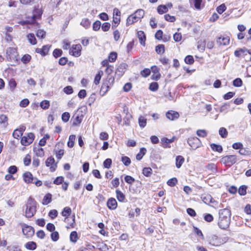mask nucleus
I'll use <instances>...</instances> for the list:
<instances>
[{"label":"nucleus","instance_id":"1","mask_svg":"<svg viewBox=\"0 0 251 251\" xmlns=\"http://www.w3.org/2000/svg\"><path fill=\"white\" fill-rule=\"evenodd\" d=\"M219 215L218 226L222 229H226L229 227L230 223V210L227 208L221 209L219 210Z\"/></svg>","mask_w":251,"mask_h":251},{"label":"nucleus","instance_id":"2","mask_svg":"<svg viewBox=\"0 0 251 251\" xmlns=\"http://www.w3.org/2000/svg\"><path fill=\"white\" fill-rule=\"evenodd\" d=\"M36 201L31 197L28 198L25 205V216L27 218L33 217L36 212Z\"/></svg>","mask_w":251,"mask_h":251},{"label":"nucleus","instance_id":"3","mask_svg":"<svg viewBox=\"0 0 251 251\" xmlns=\"http://www.w3.org/2000/svg\"><path fill=\"white\" fill-rule=\"evenodd\" d=\"M23 234L27 238L31 237L34 234V229L31 226L25 224H22Z\"/></svg>","mask_w":251,"mask_h":251},{"label":"nucleus","instance_id":"4","mask_svg":"<svg viewBox=\"0 0 251 251\" xmlns=\"http://www.w3.org/2000/svg\"><path fill=\"white\" fill-rule=\"evenodd\" d=\"M187 143L193 150H196L201 146L200 140L196 137H190L188 139Z\"/></svg>","mask_w":251,"mask_h":251},{"label":"nucleus","instance_id":"5","mask_svg":"<svg viewBox=\"0 0 251 251\" xmlns=\"http://www.w3.org/2000/svg\"><path fill=\"white\" fill-rule=\"evenodd\" d=\"M34 138V134L33 133L30 132L27 134V136H24L22 137L21 143L22 145L26 146L31 144Z\"/></svg>","mask_w":251,"mask_h":251},{"label":"nucleus","instance_id":"6","mask_svg":"<svg viewBox=\"0 0 251 251\" xmlns=\"http://www.w3.org/2000/svg\"><path fill=\"white\" fill-rule=\"evenodd\" d=\"M221 162L226 165L231 166L236 162V157L235 155H226L222 158Z\"/></svg>","mask_w":251,"mask_h":251},{"label":"nucleus","instance_id":"7","mask_svg":"<svg viewBox=\"0 0 251 251\" xmlns=\"http://www.w3.org/2000/svg\"><path fill=\"white\" fill-rule=\"evenodd\" d=\"M46 165L50 167V172H53L55 171L57 168V163H55V160L53 157H50L46 161Z\"/></svg>","mask_w":251,"mask_h":251},{"label":"nucleus","instance_id":"8","mask_svg":"<svg viewBox=\"0 0 251 251\" xmlns=\"http://www.w3.org/2000/svg\"><path fill=\"white\" fill-rule=\"evenodd\" d=\"M209 243L214 246H218L222 244L221 239L214 235H212L209 238Z\"/></svg>","mask_w":251,"mask_h":251},{"label":"nucleus","instance_id":"9","mask_svg":"<svg viewBox=\"0 0 251 251\" xmlns=\"http://www.w3.org/2000/svg\"><path fill=\"white\" fill-rule=\"evenodd\" d=\"M81 46L80 44L73 45L70 50L73 52V55L78 57L81 55Z\"/></svg>","mask_w":251,"mask_h":251},{"label":"nucleus","instance_id":"10","mask_svg":"<svg viewBox=\"0 0 251 251\" xmlns=\"http://www.w3.org/2000/svg\"><path fill=\"white\" fill-rule=\"evenodd\" d=\"M127 67V65L126 63H123L120 64L116 69L115 74L119 77L122 76L125 72Z\"/></svg>","mask_w":251,"mask_h":251},{"label":"nucleus","instance_id":"11","mask_svg":"<svg viewBox=\"0 0 251 251\" xmlns=\"http://www.w3.org/2000/svg\"><path fill=\"white\" fill-rule=\"evenodd\" d=\"M166 116L168 119L174 121L179 118V114L177 112L170 110L166 113Z\"/></svg>","mask_w":251,"mask_h":251},{"label":"nucleus","instance_id":"12","mask_svg":"<svg viewBox=\"0 0 251 251\" xmlns=\"http://www.w3.org/2000/svg\"><path fill=\"white\" fill-rule=\"evenodd\" d=\"M23 179L24 181L26 183H32L36 178H34L31 173L29 172H26L23 174Z\"/></svg>","mask_w":251,"mask_h":251},{"label":"nucleus","instance_id":"13","mask_svg":"<svg viewBox=\"0 0 251 251\" xmlns=\"http://www.w3.org/2000/svg\"><path fill=\"white\" fill-rule=\"evenodd\" d=\"M229 38L228 36L220 37L217 40V43L219 45L226 46L229 43Z\"/></svg>","mask_w":251,"mask_h":251},{"label":"nucleus","instance_id":"14","mask_svg":"<svg viewBox=\"0 0 251 251\" xmlns=\"http://www.w3.org/2000/svg\"><path fill=\"white\" fill-rule=\"evenodd\" d=\"M107 205L110 209H115L117 206V202L114 198L109 199L107 202Z\"/></svg>","mask_w":251,"mask_h":251},{"label":"nucleus","instance_id":"15","mask_svg":"<svg viewBox=\"0 0 251 251\" xmlns=\"http://www.w3.org/2000/svg\"><path fill=\"white\" fill-rule=\"evenodd\" d=\"M137 36L139 38L140 44L145 46L146 41V36L143 31H139L137 32Z\"/></svg>","mask_w":251,"mask_h":251},{"label":"nucleus","instance_id":"16","mask_svg":"<svg viewBox=\"0 0 251 251\" xmlns=\"http://www.w3.org/2000/svg\"><path fill=\"white\" fill-rule=\"evenodd\" d=\"M109 85H108V84L107 82H103L101 85L100 90V93L102 96H103L106 94V93L109 90L110 88Z\"/></svg>","mask_w":251,"mask_h":251},{"label":"nucleus","instance_id":"17","mask_svg":"<svg viewBox=\"0 0 251 251\" xmlns=\"http://www.w3.org/2000/svg\"><path fill=\"white\" fill-rule=\"evenodd\" d=\"M174 141V137L172 138L171 139H168L167 138L164 137L161 139V142L163 144L164 148H170L171 146L168 145V144L170 143H172Z\"/></svg>","mask_w":251,"mask_h":251},{"label":"nucleus","instance_id":"18","mask_svg":"<svg viewBox=\"0 0 251 251\" xmlns=\"http://www.w3.org/2000/svg\"><path fill=\"white\" fill-rule=\"evenodd\" d=\"M184 161L183 157L181 155L177 156L176 158V165L177 168H179Z\"/></svg>","mask_w":251,"mask_h":251},{"label":"nucleus","instance_id":"19","mask_svg":"<svg viewBox=\"0 0 251 251\" xmlns=\"http://www.w3.org/2000/svg\"><path fill=\"white\" fill-rule=\"evenodd\" d=\"M116 193L118 200L120 202H124L126 199L125 195L119 190H116Z\"/></svg>","mask_w":251,"mask_h":251},{"label":"nucleus","instance_id":"20","mask_svg":"<svg viewBox=\"0 0 251 251\" xmlns=\"http://www.w3.org/2000/svg\"><path fill=\"white\" fill-rule=\"evenodd\" d=\"M52 195L50 193L47 194L44 197L42 204L44 205H47L50 203L51 201Z\"/></svg>","mask_w":251,"mask_h":251},{"label":"nucleus","instance_id":"21","mask_svg":"<svg viewBox=\"0 0 251 251\" xmlns=\"http://www.w3.org/2000/svg\"><path fill=\"white\" fill-rule=\"evenodd\" d=\"M73 118H74V120L73 123V126H78L79 124H80L82 120L83 116H79L78 115L75 116L74 115L73 116Z\"/></svg>","mask_w":251,"mask_h":251},{"label":"nucleus","instance_id":"22","mask_svg":"<svg viewBox=\"0 0 251 251\" xmlns=\"http://www.w3.org/2000/svg\"><path fill=\"white\" fill-rule=\"evenodd\" d=\"M203 201L206 204L213 203L214 200L210 195H206L202 197Z\"/></svg>","mask_w":251,"mask_h":251},{"label":"nucleus","instance_id":"23","mask_svg":"<svg viewBox=\"0 0 251 251\" xmlns=\"http://www.w3.org/2000/svg\"><path fill=\"white\" fill-rule=\"evenodd\" d=\"M103 74V71H99L98 73L97 74V75H96L95 77V79H94V83L96 84V85H98L100 83V79L101 78V76H102Z\"/></svg>","mask_w":251,"mask_h":251},{"label":"nucleus","instance_id":"24","mask_svg":"<svg viewBox=\"0 0 251 251\" xmlns=\"http://www.w3.org/2000/svg\"><path fill=\"white\" fill-rule=\"evenodd\" d=\"M33 151L38 157H43L44 155V150L41 148H34Z\"/></svg>","mask_w":251,"mask_h":251},{"label":"nucleus","instance_id":"25","mask_svg":"<svg viewBox=\"0 0 251 251\" xmlns=\"http://www.w3.org/2000/svg\"><path fill=\"white\" fill-rule=\"evenodd\" d=\"M25 247L28 250H34L36 249L37 246L35 242L30 241L25 244Z\"/></svg>","mask_w":251,"mask_h":251},{"label":"nucleus","instance_id":"26","mask_svg":"<svg viewBox=\"0 0 251 251\" xmlns=\"http://www.w3.org/2000/svg\"><path fill=\"white\" fill-rule=\"evenodd\" d=\"M138 123L139 126L141 128H144L147 125V119L144 118L143 116H141L138 118Z\"/></svg>","mask_w":251,"mask_h":251},{"label":"nucleus","instance_id":"27","mask_svg":"<svg viewBox=\"0 0 251 251\" xmlns=\"http://www.w3.org/2000/svg\"><path fill=\"white\" fill-rule=\"evenodd\" d=\"M146 149L145 148H142L140 150V152L136 155V158L138 160H140L146 154Z\"/></svg>","mask_w":251,"mask_h":251},{"label":"nucleus","instance_id":"28","mask_svg":"<svg viewBox=\"0 0 251 251\" xmlns=\"http://www.w3.org/2000/svg\"><path fill=\"white\" fill-rule=\"evenodd\" d=\"M29 42L32 45H35L37 43L36 39L33 33H29L27 35Z\"/></svg>","mask_w":251,"mask_h":251},{"label":"nucleus","instance_id":"29","mask_svg":"<svg viewBox=\"0 0 251 251\" xmlns=\"http://www.w3.org/2000/svg\"><path fill=\"white\" fill-rule=\"evenodd\" d=\"M75 140V135H71L69 136V140L67 143L68 146L69 148H73L74 147Z\"/></svg>","mask_w":251,"mask_h":251},{"label":"nucleus","instance_id":"30","mask_svg":"<svg viewBox=\"0 0 251 251\" xmlns=\"http://www.w3.org/2000/svg\"><path fill=\"white\" fill-rule=\"evenodd\" d=\"M168 11L167 6L165 5H160L157 7V12L160 14H162Z\"/></svg>","mask_w":251,"mask_h":251},{"label":"nucleus","instance_id":"31","mask_svg":"<svg viewBox=\"0 0 251 251\" xmlns=\"http://www.w3.org/2000/svg\"><path fill=\"white\" fill-rule=\"evenodd\" d=\"M211 149L215 151L221 152L223 151V148L221 145H218L215 144H211L210 145Z\"/></svg>","mask_w":251,"mask_h":251},{"label":"nucleus","instance_id":"32","mask_svg":"<svg viewBox=\"0 0 251 251\" xmlns=\"http://www.w3.org/2000/svg\"><path fill=\"white\" fill-rule=\"evenodd\" d=\"M71 212L72 210L69 207H65L63 209L61 214L63 216L68 217L70 215Z\"/></svg>","mask_w":251,"mask_h":251},{"label":"nucleus","instance_id":"33","mask_svg":"<svg viewBox=\"0 0 251 251\" xmlns=\"http://www.w3.org/2000/svg\"><path fill=\"white\" fill-rule=\"evenodd\" d=\"M80 25L86 29L88 28L91 25V22L88 19H83L81 20Z\"/></svg>","mask_w":251,"mask_h":251},{"label":"nucleus","instance_id":"34","mask_svg":"<svg viewBox=\"0 0 251 251\" xmlns=\"http://www.w3.org/2000/svg\"><path fill=\"white\" fill-rule=\"evenodd\" d=\"M247 186L245 185L241 186L238 189V193L240 196H245L247 194Z\"/></svg>","mask_w":251,"mask_h":251},{"label":"nucleus","instance_id":"35","mask_svg":"<svg viewBox=\"0 0 251 251\" xmlns=\"http://www.w3.org/2000/svg\"><path fill=\"white\" fill-rule=\"evenodd\" d=\"M70 239L72 242L75 243L78 239L77 232L75 231H72L70 234Z\"/></svg>","mask_w":251,"mask_h":251},{"label":"nucleus","instance_id":"36","mask_svg":"<svg viewBox=\"0 0 251 251\" xmlns=\"http://www.w3.org/2000/svg\"><path fill=\"white\" fill-rule=\"evenodd\" d=\"M155 51L158 54H163L165 51V47L163 45H158L155 48Z\"/></svg>","mask_w":251,"mask_h":251},{"label":"nucleus","instance_id":"37","mask_svg":"<svg viewBox=\"0 0 251 251\" xmlns=\"http://www.w3.org/2000/svg\"><path fill=\"white\" fill-rule=\"evenodd\" d=\"M152 169L150 167L144 168L143 169V174L146 176L148 177V176H151V175L152 174Z\"/></svg>","mask_w":251,"mask_h":251},{"label":"nucleus","instance_id":"38","mask_svg":"<svg viewBox=\"0 0 251 251\" xmlns=\"http://www.w3.org/2000/svg\"><path fill=\"white\" fill-rule=\"evenodd\" d=\"M144 14V11L142 9H138L134 13L135 16H136V18L139 19L143 18Z\"/></svg>","mask_w":251,"mask_h":251},{"label":"nucleus","instance_id":"39","mask_svg":"<svg viewBox=\"0 0 251 251\" xmlns=\"http://www.w3.org/2000/svg\"><path fill=\"white\" fill-rule=\"evenodd\" d=\"M242 80L240 78H237L233 81V85L235 87H240L242 85Z\"/></svg>","mask_w":251,"mask_h":251},{"label":"nucleus","instance_id":"40","mask_svg":"<svg viewBox=\"0 0 251 251\" xmlns=\"http://www.w3.org/2000/svg\"><path fill=\"white\" fill-rule=\"evenodd\" d=\"M219 132L222 138H226L227 135V131L224 127H221L219 130Z\"/></svg>","mask_w":251,"mask_h":251},{"label":"nucleus","instance_id":"41","mask_svg":"<svg viewBox=\"0 0 251 251\" xmlns=\"http://www.w3.org/2000/svg\"><path fill=\"white\" fill-rule=\"evenodd\" d=\"M121 160L123 164L126 166H128L131 163L130 159L127 156L122 157Z\"/></svg>","mask_w":251,"mask_h":251},{"label":"nucleus","instance_id":"42","mask_svg":"<svg viewBox=\"0 0 251 251\" xmlns=\"http://www.w3.org/2000/svg\"><path fill=\"white\" fill-rule=\"evenodd\" d=\"M177 182V180L176 177H173L169 179L167 182V184L171 186H174Z\"/></svg>","mask_w":251,"mask_h":251},{"label":"nucleus","instance_id":"43","mask_svg":"<svg viewBox=\"0 0 251 251\" xmlns=\"http://www.w3.org/2000/svg\"><path fill=\"white\" fill-rule=\"evenodd\" d=\"M70 117V113L66 112L62 114L61 119L64 122L66 123L69 120Z\"/></svg>","mask_w":251,"mask_h":251},{"label":"nucleus","instance_id":"44","mask_svg":"<svg viewBox=\"0 0 251 251\" xmlns=\"http://www.w3.org/2000/svg\"><path fill=\"white\" fill-rule=\"evenodd\" d=\"M149 89L152 91H156L158 89V84L157 82H153L150 84Z\"/></svg>","mask_w":251,"mask_h":251},{"label":"nucleus","instance_id":"45","mask_svg":"<svg viewBox=\"0 0 251 251\" xmlns=\"http://www.w3.org/2000/svg\"><path fill=\"white\" fill-rule=\"evenodd\" d=\"M229 104L228 103H225L223 104L220 108V112H224L226 113L228 109L229 108Z\"/></svg>","mask_w":251,"mask_h":251},{"label":"nucleus","instance_id":"46","mask_svg":"<svg viewBox=\"0 0 251 251\" xmlns=\"http://www.w3.org/2000/svg\"><path fill=\"white\" fill-rule=\"evenodd\" d=\"M63 91L65 94H66L67 95L72 94L74 92L73 89L72 87L71 86H67L65 87L63 89Z\"/></svg>","mask_w":251,"mask_h":251},{"label":"nucleus","instance_id":"47","mask_svg":"<svg viewBox=\"0 0 251 251\" xmlns=\"http://www.w3.org/2000/svg\"><path fill=\"white\" fill-rule=\"evenodd\" d=\"M117 57V54L115 52H112L110 53L108 59L110 62H114Z\"/></svg>","mask_w":251,"mask_h":251},{"label":"nucleus","instance_id":"48","mask_svg":"<svg viewBox=\"0 0 251 251\" xmlns=\"http://www.w3.org/2000/svg\"><path fill=\"white\" fill-rule=\"evenodd\" d=\"M101 26V23L100 21H97L93 25V29L95 31H98L100 29Z\"/></svg>","mask_w":251,"mask_h":251},{"label":"nucleus","instance_id":"49","mask_svg":"<svg viewBox=\"0 0 251 251\" xmlns=\"http://www.w3.org/2000/svg\"><path fill=\"white\" fill-rule=\"evenodd\" d=\"M112 164V160L110 158H107L103 162V166L104 168L109 169L111 167Z\"/></svg>","mask_w":251,"mask_h":251},{"label":"nucleus","instance_id":"50","mask_svg":"<svg viewBox=\"0 0 251 251\" xmlns=\"http://www.w3.org/2000/svg\"><path fill=\"white\" fill-rule=\"evenodd\" d=\"M115 78L112 75H108L106 80L104 82H107L108 84V85L110 87L111 85H112L114 82Z\"/></svg>","mask_w":251,"mask_h":251},{"label":"nucleus","instance_id":"51","mask_svg":"<svg viewBox=\"0 0 251 251\" xmlns=\"http://www.w3.org/2000/svg\"><path fill=\"white\" fill-rule=\"evenodd\" d=\"M184 61L188 64H192L194 62L193 57L192 55H187L185 57Z\"/></svg>","mask_w":251,"mask_h":251},{"label":"nucleus","instance_id":"52","mask_svg":"<svg viewBox=\"0 0 251 251\" xmlns=\"http://www.w3.org/2000/svg\"><path fill=\"white\" fill-rule=\"evenodd\" d=\"M141 75L145 77L148 76L151 74V70L149 69L145 68L141 72Z\"/></svg>","mask_w":251,"mask_h":251},{"label":"nucleus","instance_id":"53","mask_svg":"<svg viewBox=\"0 0 251 251\" xmlns=\"http://www.w3.org/2000/svg\"><path fill=\"white\" fill-rule=\"evenodd\" d=\"M197 134L201 137H205L207 136V132L204 129H199L197 131Z\"/></svg>","mask_w":251,"mask_h":251},{"label":"nucleus","instance_id":"54","mask_svg":"<svg viewBox=\"0 0 251 251\" xmlns=\"http://www.w3.org/2000/svg\"><path fill=\"white\" fill-rule=\"evenodd\" d=\"M36 36L38 38L44 39L46 36V32L43 30L39 29L37 31Z\"/></svg>","mask_w":251,"mask_h":251},{"label":"nucleus","instance_id":"55","mask_svg":"<svg viewBox=\"0 0 251 251\" xmlns=\"http://www.w3.org/2000/svg\"><path fill=\"white\" fill-rule=\"evenodd\" d=\"M51 46L50 45H45L42 47L43 56L46 55L50 49Z\"/></svg>","mask_w":251,"mask_h":251},{"label":"nucleus","instance_id":"56","mask_svg":"<svg viewBox=\"0 0 251 251\" xmlns=\"http://www.w3.org/2000/svg\"><path fill=\"white\" fill-rule=\"evenodd\" d=\"M226 10L225 4H222L217 8V11L219 14L223 13Z\"/></svg>","mask_w":251,"mask_h":251},{"label":"nucleus","instance_id":"57","mask_svg":"<svg viewBox=\"0 0 251 251\" xmlns=\"http://www.w3.org/2000/svg\"><path fill=\"white\" fill-rule=\"evenodd\" d=\"M50 106V102L48 100H45L40 103V106L44 109H48Z\"/></svg>","mask_w":251,"mask_h":251},{"label":"nucleus","instance_id":"58","mask_svg":"<svg viewBox=\"0 0 251 251\" xmlns=\"http://www.w3.org/2000/svg\"><path fill=\"white\" fill-rule=\"evenodd\" d=\"M125 180L126 183L131 184L135 181V179L130 176H126L125 177Z\"/></svg>","mask_w":251,"mask_h":251},{"label":"nucleus","instance_id":"59","mask_svg":"<svg viewBox=\"0 0 251 251\" xmlns=\"http://www.w3.org/2000/svg\"><path fill=\"white\" fill-rule=\"evenodd\" d=\"M62 51L60 49H55L53 52V55L55 58H57L61 56Z\"/></svg>","mask_w":251,"mask_h":251},{"label":"nucleus","instance_id":"60","mask_svg":"<svg viewBox=\"0 0 251 251\" xmlns=\"http://www.w3.org/2000/svg\"><path fill=\"white\" fill-rule=\"evenodd\" d=\"M110 25H111L110 23L108 22H105L102 24L101 26V29L103 31H107L109 30Z\"/></svg>","mask_w":251,"mask_h":251},{"label":"nucleus","instance_id":"61","mask_svg":"<svg viewBox=\"0 0 251 251\" xmlns=\"http://www.w3.org/2000/svg\"><path fill=\"white\" fill-rule=\"evenodd\" d=\"M50 236L52 241H57L59 239V233L57 231H54L51 233Z\"/></svg>","mask_w":251,"mask_h":251},{"label":"nucleus","instance_id":"62","mask_svg":"<svg viewBox=\"0 0 251 251\" xmlns=\"http://www.w3.org/2000/svg\"><path fill=\"white\" fill-rule=\"evenodd\" d=\"M58 212L56 210L53 209L50 211L49 213V216L52 219H53L55 217L57 216Z\"/></svg>","mask_w":251,"mask_h":251},{"label":"nucleus","instance_id":"63","mask_svg":"<svg viewBox=\"0 0 251 251\" xmlns=\"http://www.w3.org/2000/svg\"><path fill=\"white\" fill-rule=\"evenodd\" d=\"M24 164L25 166H28L31 162L30 156L29 154H26L24 159Z\"/></svg>","mask_w":251,"mask_h":251},{"label":"nucleus","instance_id":"64","mask_svg":"<svg viewBox=\"0 0 251 251\" xmlns=\"http://www.w3.org/2000/svg\"><path fill=\"white\" fill-rule=\"evenodd\" d=\"M31 59V56L28 54H25L24 55L23 57L22 58V61L25 64L27 62H28Z\"/></svg>","mask_w":251,"mask_h":251}]
</instances>
